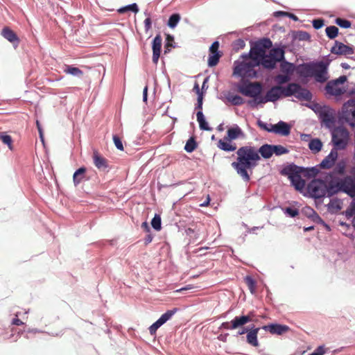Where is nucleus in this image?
Wrapping results in <instances>:
<instances>
[{"label":"nucleus","mask_w":355,"mask_h":355,"mask_svg":"<svg viewBox=\"0 0 355 355\" xmlns=\"http://www.w3.org/2000/svg\"><path fill=\"white\" fill-rule=\"evenodd\" d=\"M257 67H261L268 71H272L277 69L274 46L269 50L268 53L254 55L252 61L235 60L232 67V75L240 78L257 79L262 78L263 70L256 69Z\"/></svg>","instance_id":"nucleus-1"},{"label":"nucleus","mask_w":355,"mask_h":355,"mask_svg":"<svg viewBox=\"0 0 355 355\" xmlns=\"http://www.w3.org/2000/svg\"><path fill=\"white\" fill-rule=\"evenodd\" d=\"M236 154L237 159L232 163V167L241 178H250L248 171L258 165L261 157L268 159L273 155L272 144H263L259 149L251 146H242L237 150Z\"/></svg>","instance_id":"nucleus-2"},{"label":"nucleus","mask_w":355,"mask_h":355,"mask_svg":"<svg viewBox=\"0 0 355 355\" xmlns=\"http://www.w3.org/2000/svg\"><path fill=\"white\" fill-rule=\"evenodd\" d=\"M338 158V154L330 151L320 164L313 166H302L295 162H285L279 166V173L286 178H316L322 168H332Z\"/></svg>","instance_id":"nucleus-3"},{"label":"nucleus","mask_w":355,"mask_h":355,"mask_svg":"<svg viewBox=\"0 0 355 355\" xmlns=\"http://www.w3.org/2000/svg\"><path fill=\"white\" fill-rule=\"evenodd\" d=\"M239 83H234V87L236 90L244 96L253 98L246 101L247 104L252 109L257 108L259 105L262 107L263 104L268 102L275 103V91L274 86L266 92L265 96H262L263 86L259 83H252L250 79L241 78Z\"/></svg>","instance_id":"nucleus-4"},{"label":"nucleus","mask_w":355,"mask_h":355,"mask_svg":"<svg viewBox=\"0 0 355 355\" xmlns=\"http://www.w3.org/2000/svg\"><path fill=\"white\" fill-rule=\"evenodd\" d=\"M274 91H275V103L283 98L291 96H294L300 101L309 102L313 97L310 89L297 83H290L286 85H275Z\"/></svg>","instance_id":"nucleus-5"},{"label":"nucleus","mask_w":355,"mask_h":355,"mask_svg":"<svg viewBox=\"0 0 355 355\" xmlns=\"http://www.w3.org/2000/svg\"><path fill=\"white\" fill-rule=\"evenodd\" d=\"M334 180L330 179H311L306 185V197L315 201L336 194Z\"/></svg>","instance_id":"nucleus-6"},{"label":"nucleus","mask_w":355,"mask_h":355,"mask_svg":"<svg viewBox=\"0 0 355 355\" xmlns=\"http://www.w3.org/2000/svg\"><path fill=\"white\" fill-rule=\"evenodd\" d=\"M333 59L330 55L323 57L322 60L309 61L308 66L309 69L310 78H313L315 83H325L329 78V67Z\"/></svg>","instance_id":"nucleus-7"},{"label":"nucleus","mask_w":355,"mask_h":355,"mask_svg":"<svg viewBox=\"0 0 355 355\" xmlns=\"http://www.w3.org/2000/svg\"><path fill=\"white\" fill-rule=\"evenodd\" d=\"M280 66L281 73L290 76L295 73L300 78L302 84L306 85L310 80L309 69L307 62L295 64L290 61L282 63Z\"/></svg>","instance_id":"nucleus-8"},{"label":"nucleus","mask_w":355,"mask_h":355,"mask_svg":"<svg viewBox=\"0 0 355 355\" xmlns=\"http://www.w3.org/2000/svg\"><path fill=\"white\" fill-rule=\"evenodd\" d=\"M256 314L254 311H249L246 315H240L235 316L230 322H223L218 330H234L245 326L246 324L253 322Z\"/></svg>","instance_id":"nucleus-9"},{"label":"nucleus","mask_w":355,"mask_h":355,"mask_svg":"<svg viewBox=\"0 0 355 355\" xmlns=\"http://www.w3.org/2000/svg\"><path fill=\"white\" fill-rule=\"evenodd\" d=\"M250 53H253L254 55H260L272 48L274 44L269 37H262L257 40H250Z\"/></svg>","instance_id":"nucleus-10"},{"label":"nucleus","mask_w":355,"mask_h":355,"mask_svg":"<svg viewBox=\"0 0 355 355\" xmlns=\"http://www.w3.org/2000/svg\"><path fill=\"white\" fill-rule=\"evenodd\" d=\"M322 127L327 129L334 128L336 123L335 110L328 105H323V110L318 115Z\"/></svg>","instance_id":"nucleus-11"},{"label":"nucleus","mask_w":355,"mask_h":355,"mask_svg":"<svg viewBox=\"0 0 355 355\" xmlns=\"http://www.w3.org/2000/svg\"><path fill=\"white\" fill-rule=\"evenodd\" d=\"M334 180L335 189L339 192L347 193L351 198L355 197V179H330Z\"/></svg>","instance_id":"nucleus-12"},{"label":"nucleus","mask_w":355,"mask_h":355,"mask_svg":"<svg viewBox=\"0 0 355 355\" xmlns=\"http://www.w3.org/2000/svg\"><path fill=\"white\" fill-rule=\"evenodd\" d=\"M343 119L352 128H355V98H350L343 104Z\"/></svg>","instance_id":"nucleus-13"},{"label":"nucleus","mask_w":355,"mask_h":355,"mask_svg":"<svg viewBox=\"0 0 355 355\" xmlns=\"http://www.w3.org/2000/svg\"><path fill=\"white\" fill-rule=\"evenodd\" d=\"M178 309L177 308H174L171 310H167L164 313H163L158 320H157L149 327L148 329L150 334H155L157 330L163 324H164L167 321H168L178 311Z\"/></svg>","instance_id":"nucleus-14"},{"label":"nucleus","mask_w":355,"mask_h":355,"mask_svg":"<svg viewBox=\"0 0 355 355\" xmlns=\"http://www.w3.org/2000/svg\"><path fill=\"white\" fill-rule=\"evenodd\" d=\"M330 52L336 55H352L354 53V48L352 44H345L338 40H335L330 49Z\"/></svg>","instance_id":"nucleus-15"},{"label":"nucleus","mask_w":355,"mask_h":355,"mask_svg":"<svg viewBox=\"0 0 355 355\" xmlns=\"http://www.w3.org/2000/svg\"><path fill=\"white\" fill-rule=\"evenodd\" d=\"M92 159L94 166L103 172H108L112 168L110 162L97 150H94Z\"/></svg>","instance_id":"nucleus-16"},{"label":"nucleus","mask_w":355,"mask_h":355,"mask_svg":"<svg viewBox=\"0 0 355 355\" xmlns=\"http://www.w3.org/2000/svg\"><path fill=\"white\" fill-rule=\"evenodd\" d=\"M1 35L11 43L15 49L18 47L20 39L17 34L10 27L3 26L1 31Z\"/></svg>","instance_id":"nucleus-17"},{"label":"nucleus","mask_w":355,"mask_h":355,"mask_svg":"<svg viewBox=\"0 0 355 355\" xmlns=\"http://www.w3.org/2000/svg\"><path fill=\"white\" fill-rule=\"evenodd\" d=\"M324 90L325 95L327 97L339 96L347 92V89L345 87L337 86L332 80L327 83V84L324 87Z\"/></svg>","instance_id":"nucleus-18"},{"label":"nucleus","mask_w":355,"mask_h":355,"mask_svg":"<svg viewBox=\"0 0 355 355\" xmlns=\"http://www.w3.org/2000/svg\"><path fill=\"white\" fill-rule=\"evenodd\" d=\"M261 329L269 331L271 334L281 336L288 332L290 329L289 327L286 324L279 323H270L261 327Z\"/></svg>","instance_id":"nucleus-19"},{"label":"nucleus","mask_w":355,"mask_h":355,"mask_svg":"<svg viewBox=\"0 0 355 355\" xmlns=\"http://www.w3.org/2000/svg\"><path fill=\"white\" fill-rule=\"evenodd\" d=\"M261 327H257L254 324L250 325V329L246 334V342L252 347H258V333Z\"/></svg>","instance_id":"nucleus-20"},{"label":"nucleus","mask_w":355,"mask_h":355,"mask_svg":"<svg viewBox=\"0 0 355 355\" xmlns=\"http://www.w3.org/2000/svg\"><path fill=\"white\" fill-rule=\"evenodd\" d=\"M274 50L276 55L277 64H282V63L287 62L288 60H286L285 54L286 49L285 45L282 42H275L274 44Z\"/></svg>","instance_id":"nucleus-21"},{"label":"nucleus","mask_w":355,"mask_h":355,"mask_svg":"<svg viewBox=\"0 0 355 355\" xmlns=\"http://www.w3.org/2000/svg\"><path fill=\"white\" fill-rule=\"evenodd\" d=\"M225 136L228 137L229 139L233 141L239 138H244L245 135L237 124H233L227 128Z\"/></svg>","instance_id":"nucleus-22"},{"label":"nucleus","mask_w":355,"mask_h":355,"mask_svg":"<svg viewBox=\"0 0 355 355\" xmlns=\"http://www.w3.org/2000/svg\"><path fill=\"white\" fill-rule=\"evenodd\" d=\"M217 147L219 149L227 153L234 152L236 149V144L232 142V140L229 139V138L226 136L218 140Z\"/></svg>","instance_id":"nucleus-23"},{"label":"nucleus","mask_w":355,"mask_h":355,"mask_svg":"<svg viewBox=\"0 0 355 355\" xmlns=\"http://www.w3.org/2000/svg\"><path fill=\"white\" fill-rule=\"evenodd\" d=\"M291 125L284 121H279L275 123L274 134L283 137H287L291 134Z\"/></svg>","instance_id":"nucleus-24"},{"label":"nucleus","mask_w":355,"mask_h":355,"mask_svg":"<svg viewBox=\"0 0 355 355\" xmlns=\"http://www.w3.org/2000/svg\"><path fill=\"white\" fill-rule=\"evenodd\" d=\"M291 181V185L295 188V189L302 193L303 196L306 197V179H289Z\"/></svg>","instance_id":"nucleus-25"},{"label":"nucleus","mask_w":355,"mask_h":355,"mask_svg":"<svg viewBox=\"0 0 355 355\" xmlns=\"http://www.w3.org/2000/svg\"><path fill=\"white\" fill-rule=\"evenodd\" d=\"M222 56L223 52L221 51H209L207 58L208 67L210 68L216 67L218 64L220 58Z\"/></svg>","instance_id":"nucleus-26"},{"label":"nucleus","mask_w":355,"mask_h":355,"mask_svg":"<svg viewBox=\"0 0 355 355\" xmlns=\"http://www.w3.org/2000/svg\"><path fill=\"white\" fill-rule=\"evenodd\" d=\"M346 139L337 138V136L334 135L333 138H331L333 148L331 151L334 152L335 154H338V150H344L347 147Z\"/></svg>","instance_id":"nucleus-27"},{"label":"nucleus","mask_w":355,"mask_h":355,"mask_svg":"<svg viewBox=\"0 0 355 355\" xmlns=\"http://www.w3.org/2000/svg\"><path fill=\"white\" fill-rule=\"evenodd\" d=\"M63 71L68 75L80 78H82L84 74L83 70L73 64H64Z\"/></svg>","instance_id":"nucleus-28"},{"label":"nucleus","mask_w":355,"mask_h":355,"mask_svg":"<svg viewBox=\"0 0 355 355\" xmlns=\"http://www.w3.org/2000/svg\"><path fill=\"white\" fill-rule=\"evenodd\" d=\"M329 130L331 131V138H333V135H335L337 136V138L347 139L349 135V132L347 130V128L342 125H339L337 126H335V125H334V128Z\"/></svg>","instance_id":"nucleus-29"},{"label":"nucleus","mask_w":355,"mask_h":355,"mask_svg":"<svg viewBox=\"0 0 355 355\" xmlns=\"http://www.w3.org/2000/svg\"><path fill=\"white\" fill-rule=\"evenodd\" d=\"M225 98L230 104L234 106H240L246 102L240 95L236 94H233L230 92L225 95Z\"/></svg>","instance_id":"nucleus-30"},{"label":"nucleus","mask_w":355,"mask_h":355,"mask_svg":"<svg viewBox=\"0 0 355 355\" xmlns=\"http://www.w3.org/2000/svg\"><path fill=\"white\" fill-rule=\"evenodd\" d=\"M333 169L337 173L339 178H355V175L349 176L346 174V161L344 159L340 160L337 164H334Z\"/></svg>","instance_id":"nucleus-31"},{"label":"nucleus","mask_w":355,"mask_h":355,"mask_svg":"<svg viewBox=\"0 0 355 355\" xmlns=\"http://www.w3.org/2000/svg\"><path fill=\"white\" fill-rule=\"evenodd\" d=\"M327 207L328 209V211L331 214H334L337 211H340L343 208V202L339 198H332L330 200V202L327 205Z\"/></svg>","instance_id":"nucleus-32"},{"label":"nucleus","mask_w":355,"mask_h":355,"mask_svg":"<svg viewBox=\"0 0 355 355\" xmlns=\"http://www.w3.org/2000/svg\"><path fill=\"white\" fill-rule=\"evenodd\" d=\"M291 35L293 40L310 42L311 38L310 33L305 31H291Z\"/></svg>","instance_id":"nucleus-33"},{"label":"nucleus","mask_w":355,"mask_h":355,"mask_svg":"<svg viewBox=\"0 0 355 355\" xmlns=\"http://www.w3.org/2000/svg\"><path fill=\"white\" fill-rule=\"evenodd\" d=\"M323 143L320 138L315 137L309 141L308 144V147L310 150L314 153H318L322 149Z\"/></svg>","instance_id":"nucleus-34"},{"label":"nucleus","mask_w":355,"mask_h":355,"mask_svg":"<svg viewBox=\"0 0 355 355\" xmlns=\"http://www.w3.org/2000/svg\"><path fill=\"white\" fill-rule=\"evenodd\" d=\"M162 37L160 31H157V34L152 40L151 49L153 52L162 53Z\"/></svg>","instance_id":"nucleus-35"},{"label":"nucleus","mask_w":355,"mask_h":355,"mask_svg":"<svg viewBox=\"0 0 355 355\" xmlns=\"http://www.w3.org/2000/svg\"><path fill=\"white\" fill-rule=\"evenodd\" d=\"M199 128L202 131H211L213 128L209 125L203 112L196 114Z\"/></svg>","instance_id":"nucleus-36"},{"label":"nucleus","mask_w":355,"mask_h":355,"mask_svg":"<svg viewBox=\"0 0 355 355\" xmlns=\"http://www.w3.org/2000/svg\"><path fill=\"white\" fill-rule=\"evenodd\" d=\"M198 146V143L196 137L192 135L187 140L184 149L187 153H191L197 149Z\"/></svg>","instance_id":"nucleus-37"},{"label":"nucleus","mask_w":355,"mask_h":355,"mask_svg":"<svg viewBox=\"0 0 355 355\" xmlns=\"http://www.w3.org/2000/svg\"><path fill=\"white\" fill-rule=\"evenodd\" d=\"M181 15L179 12L172 13L166 22V25L171 29H174L177 27L178 24L180 21Z\"/></svg>","instance_id":"nucleus-38"},{"label":"nucleus","mask_w":355,"mask_h":355,"mask_svg":"<svg viewBox=\"0 0 355 355\" xmlns=\"http://www.w3.org/2000/svg\"><path fill=\"white\" fill-rule=\"evenodd\" d=\"M139 11V8L136 3H132L124 6L120 7L117 12L120 14H123L127 12H131L134 14H137Z\"/></svg>","instance_id":"nucleus-39"},{"label":"nucleus","mask_w":355,"mask_h":355,"mask_svg":"<svg viewBox=\"0 0 355 355\" xmlns=\"http://www.w3.org/2000/svg\"><path fill=\"white\" fill-rule=\"evenodd\" d=\"M257 125L262 130H264L269 133L275 132V124L268 123L267 122L263 121L261 119L257 121Z\"/></svg>","instance_id":"nucleus-40"},{"label":"nucleus","mask_w":355,"mask_h":355,"mask_svg":"<svg viewBox=\"0 0 355 355\" xmlns=\"http://www.w3.org/2000/svg\"><path fill=\"white\" fill-rule=\"evenodd\" d=\"M0 141L6 145L10 150H12V138L6 132H0Z\"/></svg>","instance_id":"nucleus-41"},{"label":"nucleus","mask_w":355,"mask_h":355,"mask_svg":"<svg viewBox=\"0 0 355 355\" xmlns=\"http://www.w3.org/2000/svg\"><path fill=\"white\" fill-rule=\"evenodd\" d=\"M325 33L329 40H334L339 34V29L336 26H329L325 28Z\"/></svg>","instance_id":"nucleus-42"},{"label":"nucleus","mask_w":355,"mask_h":355,"mask_svg":"<svg viewBox=\"0 0 355 355\" xmlns=\"http://www.w3.org/2000/svg\"><path fill=\"white\" fill-rule=\"evenodd\" d=\"M150 225L155 231L158 232L162 230V218L159 214H155L150 221Z\"/></svg>","instance_id":"nucleus-43"},{"label":"nucleus","mask_w":355,"mask_h":355,"mask_svg":"<svg viewBox=\"0 0 355 355\" xmlns=\"http://www.w3.org/2000/svg\"><path fill=\"white\" fill-rule=\"evenodd\" d=\"M272 148L273 155L276 156H281L289 153V150L286 147L280 144H272Z\"/></svg>","instance_id":"nucleus-44"},{"label":"nucleus","mask_w":355,"mask_h":355,"mask_svg":"<svg viewBox=\"0 0 355 355\" xmlns=\"http://www.w3.org/2000/svg\"><path fill=\"white\" fill-rule=\"evenodd\" d=\"M282 211L285 215L291 218H295L300 214L299 210L297 208L293 207H286L282 208Z\"/></svg>","instance_id":"nucleus-45"},{"label":"nucleus","mask_w":355,"mask_h":355,"mask_svg":"<svg viewBox=\"0 0 355 355\" xmlns=\"http://www.w3.org/2000/svg\"><path fill=\"white\" fill-rule=\"evenodd\" d=\"M232 46L234 51L238 52L245 48V42L243 39L239 38L232 42Z\"/></svg>","instance_id":"nucleus-46"},{"label":"nucleus","mask_w":355,"mask_h":355,"mask_svg":"<svg viewBox=\"0 0 355 355\" xmlns=\"http://www.w3.org/2000/svg\"><path fill=\"white\" fill-rule=\"evenodd\" d=\"M245 282L248 286V288L252 294L255 293L257 282L254 278L250 275L245 277Z\"/></svg>","instance_id":"nucleus-47"},{"label":"nucleus","mask_w":355,"mask_h":355,"mask_svg":"<svg viewBox=\"0 0 355 355\" xmlns=\"http://www.w3.org/2000/svg\"><path fill=\"white\" fill-rule=\"evenodd\" d=\"M334 23L342 28L347 29L351 28L352 26V22L349 20L345 18L338 17L335 19Z\"/></svg>","instance_id":"nucleus-48"},{"label":"nucleus","mask_w":355,"mask_h":355,"mask_svg":"<svg viewBox=\"0 0 355 355\" xmlns=\"http://www.w3.org/2000/svg\"><path fill=\"white\" fill-rule=\"evenodd\" d=\"M303 105L313 110L317 116L322 111V110H323V105H321L318 103H306Z\"/></svg>","instance_id":"nucleus-49"},{"label":"nucleus","mask_w":355,"mask_h":355,"mask_svg":"<svg viewBox=\"0 0 355 355\" xmlns=\"http://www.w3.org/2000/svg\"><path fill=\"white\" fill-rule=\"evenodd\" d=\"M203 94H198V96H197L196 103H195V110H196V114H198L199 112H202V107H203V101H204Z\"/></svg>","instance_id":"nucleus-50"},{"label":"nucleus","mask_w":355,"mask_h":355,"mask_svg":"<svg viewBox=\"0 0 355 355\" xmlns=\"http://www.w3.org/2000/svg\"><path fill=\"white\" fill-rule=\"evenodd\" d=\"M311 220L317 224L322 225L326 227L327 230H330V227L328 225L324 220L322 219V218L318 215V214L315 211L313 216L311 217Z\"/></svg>","instance_id":"nucleus-51"},{"label":"nucleus","mask_w":355,"mask_h":355,"mask_svg":"<svg viewBox=\"0 0 355 355\" xmlns=\"http://www.w3.org/2000/svg\"><path fill=\"white\" fill-rule=\"evenodd\" d=\"M112 140L116 148L119 150H123V144L122 139L116 134L112 135Z\"/></svg>","instance_id":"nucleus-52"},{"label":"nucleus","mask_w":355,"mask_h":355,"mask_svg":"<svg viewBox=\"0 0 355 355\" xmlns=\"http://www.w3.org/2000/svg\"><path fill=\"white\" fill-rule=\"evenodd\" d=\"M35 125H36L37 129L38 130L40 140L42 142V145L44 146H45V139H44V129L42 128V125L40 121L38 119L36 120Z\"/></svg>","instance_id":"nucleus-53"},{"label":"nucleus","mask_w":355,"mask_h":355,"mask_svg":"<svg viewBox=\"0 0 355 355\" xmlns=\"http://www.w3.org/2000/svg\"><path fill=\"white\" fill-rule=\"evenodd\" d=\"M290 80H291L290 76H288V75L282 73L277 74L275 76V80L279 84V85L286 83Z\"/></svg>","instance_id":"nucleus-54"},{"label":"nucleus","mask_w":355,"mask_h":355,"mask_svg":"<svg viewBox=\"0 0 355 355\" xmlns=\"http://www.w3.org/2000/svg\"><path fill=\"white\" fill-rule=\"evenodd\" d=\"M324 19L322 18L314 19L311 24L314 29L319 30L324 26Z\"/></svg>","instance_id":"nucleus-55"},{"label":"nucleus","mask_w":355,"mask_h":355,"mask_svg":"<svg viewBox=\"0 0 355 355\" xmlns=\"http://www.w3.org/2000/svg\"><path fill=\"white\" fill-rule=\"evenodd\" d=\"M316 178H339L338 175L336 173L335 171L332 169L329 172H322L316 176Z\"/></svg>","instance_id":"nucleus-56"},{"label":"nucleus","mask_w":355,"mask_h":355,"mask_svg":"<svg viewBox=\"0 0 355 355\" xmlns=\"http://www.w3.org/2000/svg\"><path fill=\"white\" fill-rule=\"evenodd\" d=\"M86 171H87L86 167L84 166H82L79 167L78 168H77L74 171L72 178H78V176H83V178H85L84 175H85Z\"/></svg>","instance_id":"nucleus-57"},{"label":"nucleus","mask_w":355,"mask_h":355,"mask_svg":"<svg viewBox=\"0 0 355 355\" xmlns=\"http://www.w3.org/2000/svg\"><path fill=\"white\" fill-rule=\"evenodd\" d=\"M347 76L345 75H341L338 78H334L332 80L335 84L338 86L340 85H343L347 82Z\"/></svg>","instance_id":"nucleus-58"},{"label":"nucleus","mask_w":355,"mask_h":355,"mask_svg":"<svg viewBox=\"0 0 355 355\" xmlns=\"http://www.w3.org/2000/svg\"><path fill=\"white\" fill-rule=\"evenodd\" d=\"M343 214L346 218H352L355 214V206L352 204L349 207L347 208Z\"/></svg>","instance_id":"nucleus-59"},{"label":"nucleus","mask_w":355,"mask_h":355,"mask_svg":"<svg viewBox=\"0 0 355 355\" xmlns=\"http://www.w3.org/2000/svg\"><path fill=\"white\" fill-rule=\"evenodd\" d=\"M144 30L146 33H148L152 28L153 19L151 17H146L144 21Z\"/></svg>","instance_id":"nucleus-60"},{"label":"nucleus","mask_w":355,"mask_h":355,"mask_svg":"<svg viewBox=\"0 0 355 355\" xmlns=\"http://www.w3.org/2000/svg\"><path fill=\"white\" fill-rule=\"evenodd\" d=\"M315 212V211L310 207H306L303 210L302 213L309 218H311L313 216V214Z\"/></svg>","instance_id":"nucleus-61"},{"label":"nucleus","mask_w":355,"mask_h":355,"mask_svg":"<svg viewBox=\"0 0 355 355\" xmlns=\"http://www.w3.org/2000/svg\"><path fill=\"white\" fill-rule=\"evenodd\" d=\"M295 41L296 40H293V39H292L290 43L284 44L286 51H287L288 52L292 53L295 50Z\"/></svg>","instance_id":"nucleus-62"},{"label":"nucleus","mask_w":355,"mask_h":355,"mask_svg":"<svg viewBox=\"0 0 355 355\" xmlns=\"http://www.w3.org/2000/svg\"><path fill=\"white\" fill-rule=\"evenodd\" d=\"M167 41L171 44L177 45L176 42H175V37L172 34L165 33L164 42H167Z\"/></svg>","instance_id":"nucleus-63"},{"label":"nucleus","mask_w":355,"mask_h":355,"mask_svg":"<svg viewBox=\"0 0 355 355\" xmlns=\"http://www.w3.org/2000/svg\"><path fill=\"white\" fill-rule=\"evenodd\" d=\"M325 352L324 348L323 346H318L312 353L308 355H323Z\"/></svg>","instance_id":"nucleus-64"}]
</instances>
